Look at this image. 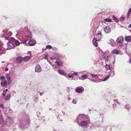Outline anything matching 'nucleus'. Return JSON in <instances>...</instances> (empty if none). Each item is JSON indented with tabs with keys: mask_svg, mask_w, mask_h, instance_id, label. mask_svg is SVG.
Returning <instances> with one entry per match:
<instances>
[{
	"mask_svg": "<svg viewBox=\"0 0 131 131\" xmlns=\"http://www.w3.org/2000/svg\"><path fill=\"white\" fill-rule=\"evenodd\" d=\"M129 62L130 63H131V59L129 60Z\"/></svg>",
	"mask_w": 131,
	"mask_h": 131,
	"instance_id": "obj_63",
	"label": "nucleus"
},
{
	"mask_svg": "<svg viewBox=\"0 0 131 131\" xmlns=\"http://www.w3.org/2000/svg\"><path fill=\"white\" fill-rule=\"evenodd\" d=\"M31 53V52L30 51H28L27 53L28 54H30Z\"/></svg>",
	"mask_w": 131,
	"mask_h": 131,
	"instance_id": "obj_54",
	"label": "nucleus"
},
{
	"mask_svg": "<svg viewBox=\"0 0 131 131\" xmlns=\"http://www.w3.org/2000/svg\"><path fill=\"white\" fill-rule=\"evenodd\" d=\"M13 122L14 120L13 118L8 117L5 121V123L6 125L9 126L11 125Z\"/></svg>",
	"mask_w": 131,
	"mask_h": 131,
	"instance_id": "obj_5",
	"label": "nucleus"
},
{
	"mask_svg": "<svg viewBox=\"0 0 131 131\" xmlns=\"http://www.w3.org/2000/svg\"><path fill=\"white\" fill-rule=\"evenodd\" d=\"M113 74L112 75V76H113L115 74V72L113 70Z\"/></svg>",
	"mask_w": 131,
	"mask_h": 131,
	"instance_id": "obj_58",
	"label": "nucleus"
},
{
	"mask_svg": "<svg viewBox=\"0 0 131 131\" xmlns=\"http://www.w3.org/2000/svg\"><path fill=\"white\" fill-rule=\"evenodd\" d=\"M91 75L93 78L98 77H99V76L97 74H91Z\"/></svg>",
	"mask_w": 131,
	"mask_h": 131,
	"instance_id": "obj_40",
	"label": "nucleus"
},
{
	"mask_svg": "<svg viewBox=\"0 0 131 131\" xmlns=\"http://www.w3.org/2000/svg\"><path fill=\"white\" fill-rule=\"evenodd\" d=\"M35 72L38 73H39L41 71V68L39 64L36 66L35 68Z\"/></svg>",
	"mask_w": 131,
	"mask_h": 131,
	"instance_id": "obj_11",
	"label": "nucleus"
},
{
	"mask_svg": "<svg viewBox=\"0 0 131 131\" xmlns=\"http://www.w3.org/2000/svg\"><path fill=\"white\" fill-rule=\"evenodd\" d=\"M96 36V38H95V39H96L98 41L100 40L102 37L101 34L100 33H98Z\"/></svg>",
	"mask_w": 131,
	"mask_h": 131,
	"instance_id": "obj_22",
	"label": "nucleus"
},
{
	"mask_svg": "<svg viewBox=\"0 0 131 131\" xmlns=\"http://www.w3.org/2000/svg\"><path fill=\"white\" fill-rule=\"evenodd\" d=\"M3 33L2 34V37H4L7 40H9L10 37L12 35V33L10 31H8V29L3 30Z\"/></svg>",
	"mask_w": 131,
	"mask_h": 131,
	"instance_id": "obj_3",
	"label": "nucleus"
},
{
	"mask_svg": "<svg viewBox=\"0 0 131 131\" xmlns=\"http://www.w3.org/2000/svg\"><path fill=\"white\" fill-rule=\"evenodd\" d=\"M62 113L63 114V115H64L65 114V113L64 112H62Z\"/></svg>",
	"mask_w": 131,
	"mask_h": 131,
	"instance_id": "obj_61",
	"label": "nucleus"
},
{
	"mask_svg": "<svg viewBox=\"0 0 131 131\" xmlns=\"http://www.w3.org/2000/svg\"><path fill=\"white\" fill-rule=\"evenodd\" d=\"M14 42L15 45L17 46H18L20 44L19 42L17 40H16Z\"/></svg>",
	"mask_w": 131,
	"mask_h": 131,
	"instance_id": "obj_35",
	"label": "nucleus"
},
{
	"mask_svg": "<svg viewBox=\"0 0 131 131\" xmlns=\"http://www.w3.org/2000/svg\"><path fill=\"white\" fill-rule=\"evenodd\" d=\"M110 40L111 42H113L114 41V40L112 39H111Z\"/></svg>",
	"mask_w": 131,
	"mask_h": 131,
	"instance_id": "obj_57",
	"label": "nucleus"
},
{
	"mask_svg": "<svg viewBox=\"0 0 131 131\" xmlns=\"http://www.w3.org/2000/svg\"><path fill=\"white\" fill-rule=\"evenodd\" d=\"M46 47L47 49H51L52 48V47L50 45H47L46 46Z\"/></svg>",
	"mask_w": 131,
	"mask_h": 131,
	"instance_id": "obj_41",
	"label": "nucleus"
},
{
	"mask_svg": "<svg viewBox=\"0 0 131 131\" xmlns=\"http://www.w3.org/2000/svg\"><path fill=\"white\" fill-rule=\"evenodd\" d=\"M43 94V92H40V95L41 96H42Z\"/></svg>",
	"mask_w": 131,
	"mask_h": 131,
	"instance_id": "obj_59",
	"label": "nucleus"
},
{
	"mask_svg": "<svg viewBox=\"0 0 131 131\" xmlns=\"http://www.w3.org/2000/svg\"><path fill=\"white\" fill-rule=\"evenodd\" d=\"M72 102L73 104H76L77 103V101L76 100H73L72 101Z\"/></svg>",
	"mask_w": 131,
	"mask_h": 131,
	"instance_id": "obj_47",
	"label": "nucleus"
},
{
	"mask_svg": "<svg viewBox=\"0 0 131 131\" xmlns=\"http://www.w3.org/2000/svg\"><path fill=\"white\" fill-rule=\"evenodd\" d=\"M25 117L26 118V119L25 124L22 122V121L20 120L19 121V123L18 124V126L22 130H24V129H26L28 125V124L30 122V120L29 119L30 117L28 114H26L24 115Z\"/></svg>",
	"mask_w": 131,
	"mask_h": 131,
	"instance_id": "obj_2",
	"label": "nucleus"
},
{
	"mask_svg": "<svg viewBox=\"0 0 131 131\" xmlns=\"http://www.w3.org/2000/svg\"><path fill=\"white\" fill-rule=\"evenodd\" d=\"M5 79V77L4 76L0 75V80L2 81H4Z\"/></svg>",
	"mask_w": 131,
	"mask_h": 131,
	"instance_id": "obj_38",
	"label": "nucleus"
},
{
	"mask_svg": "<svg viewBox=\"0 0 131 131\" xmlns=\"http://www.w3.org/2000/svg\"><path fill=\"white\" fill-rule=\"evenodd\" d=\"M31 38L29 40H27L25 43L24 42H23L24 44L28 46H33L36 43V42L35 40H31Z\"/></svg>",
	"mask_w": 131,
	"mask_h": 131,
	"instance_id": "obj_6",
	"label": "nucleus"
},
{
	"mask_svg": "<svg viewBox=\"0 0 131 131\" xmlns=\"http://www.w3.org/2000/svg\"><path fill=\"white\" fill-rule=\"evenodd\" d=\"M131 12V7L129 9L127 15V17L128 19L129 18V15Z\"/></svg>",
	"mask_w": 131,
	"mask_h": 131,
	"instance_id": "obj_39",
	"label": "nucleus"
},
{
	"mask_svg": "<svg viewBox=\"0 0 131 131\" xmlns=\"http://www.w3.org/2000/svg\"><path fill=\"white\" fill-rule=\"evenodd\" d=\"M90 81H92V82H95V81H94V80H91V79H89Z\"/></svg>",
	"mask_w": 131,
	"mask_h": 131,
	"instance_id": "obj_56",
	"label": "nucleus"
},
{
	"mask_svg": "<svg viewBox=\"0 0 131 131\" xmlns=\"http://www.w3.org/2000/svg\"><path fill=\"white\" fill-rule=\"evenodd\" d=\"M68 77L69 78H73V77L72 75H69L68 76Z\"/></svg>",
	"mask_w": 131,
	"mask_h": 131,
	"instance_id": "obj_49",
	"label": "nucleus"
},
{
	"mask_svg": "<svg viewBox=\"0 0 131 131\" xmlns=\"http://www.w3.org/2000/svg\"><path fill=\"white\" fill-rule=\"evenodd\" d=\"M123 43H121L119 45V46H121L123 47Z\"/></svg>",
	"mask_w": 131,
	"mask_h": 131,
	"instance_id": "obj_50",
	"label": "nucleus"
},
{
	"mask_svg": "<svg viewBox=\"0 0 131 131\" xmlns=\"http://www.w3.org/2000/svg\"><path fill=\"white\" fill-rule=\"evenodd\" d=\"M2 107V108L3 109L4 108V107L3 106V104H0V108Z\"/></svg>",
	"mask_w": 131,
	"mask_h": 131,
	"instance_id": "obj_46",
	"label": "nucleus"
},
{
	"mask_svg": "<svg viewBox=\"0 0 131 131\" xmlns=\"http://www.w3.org/2000/svg\"><path fill=\"white\" fill-rule=\"evenodd\" d=\"M104 21L106 22H112V20L109 18H106L104 19Z\"/></svg>",
	"mask_w": 131,
	"mask_h": 131,
	"instance_id": "obj_33",
	"label": "nucleus"
},
{
	"mask_svg": "<svg viewBox=\"0 0 131 131\" xmlns=\"http://www.w3.org/2000/svg\"><path fill=\"white\" fill-rule=\"evenodd\" d=\"M5 71H7L8 70V68L6 67V68H5Z\"/></svg>",
	"mask_w": 131,
	"mask_h": 131,
	"instance_id": "obj_51",
	"label": "nucleus"
},
{
	"mask_svg": "<svg viewBox=\"0 0 131 131\" xmlns=\"http://www.w3.org/2000/svg\"><path fill=\"white\" fill-rule=\"evenodd\" d=\"M41 114L40 112H37V116L38 117H40V115Z\"/></svg>",
	"mask_w": 131,
	"mask_h": 131,
	"instance_id": "obj_45",
	"label": "nucleus"
},
{
	"mask_svg": "<svg viewBox=\"0 0 131 131\" xmlns=\"http://www.w3.org/2000/svg\"><path fill=\"white\" fill-rule=\"evenodd\" d=\"M6 49L3 47L2 45L0 44V55L4 54L6 52Z\"/></svg>",
	"mask_w": 131,
	"mask_h": 131,
	"instance_id": "obj_10",
	"label": "nucleus"
},
{
	"mask_svg": "<svg viewBox=\"0 0 131 131\" xmlns=\"http://www.w3.org/2000/svg\"><path fill=\"white\" fill-rule=\"evenodd\" d=\"M88 118L86 120H84L81 121V122H78L77 123L78 125L81 127H83L86 126L88 124Z\"/></svg>",
	"mask_w": 131,
	"mask_h": 131,
	"instance_id": "obj_7",
	"label": "nucleus"
},
{
	"mask_svg": "<svg viewBox=\"0 0 131 131\" xmlns=\"http://www.w3.org/2000/svg\"><path fill=\"white\" fill-rule=\"evenodd\" d=\"M72 75H74L75 76H78V74L77 72H74L73 73H72Z\"/></svg>",
	"mask_w": 131,
	"mask_h": 131,
	"instance_id": "obj_42",
	"label": "nucleus"
},
{
	"mask_svg": "<svg viewBox=\"0 0 131 131\" xmlns=\"http://www.w3.org/2000/svg\"><path fill=\"white\" fill-rule=\"evenodd\" d=\"M60 55L59 54L56 53L53 56L51 57V60H57L59 59Z\"/></svg>",
	"mask_w": 131,
	"mask_h": 131,
	"instance_id": "obj_12",
	"label": "nucleus"
},
{
	"mask_svg": "<svg viewBox=\"0 0 131 131\" xmlns=\"http://www.w3.org/2000/svg\"><path fill=\"white\" fill-rule=\"evenodd\" d=\"M88 76L86 74H84L82 75V78H80V79L81 80H83L87 79H89L88 78Z\"/></svg>",
	"mask_w": 131,
	"mask_h": 131,
	"instance_id": "obj_16",
	"label": "nucleus"
},
{
	"mask_svg": "<svg viewBox=\"0 0 131 131\" xmlns=\"http://www.w3.org/2000/svg\"><path fill=\"white\" fill-rule=\"evenodd\" d=\"M110 77V75H108V76L106 77L104 79L102 80V81H106Z\"/></svg>",
	"mask_w": 131,
	"mask_h": 131,
	"instance_id": "obj_37",
	"label": "nucleus"
},
{
	"mask_svg": "<svg viewBox=\"0 0 131 131\" xmlns=\"http://www.w3.org/2000/svg\"><path fill=\"white\" fill-rule=\"evenodd\" d=\"M61 116L60 115H58V116H57V119H60V118H59V116Z\"/></svg>",
	"mask_w": 131,
	"mask_h": 131,
	"instance_id": "obj_55",
	"label": "nucleus"
},
{
	"mask_svg": "<svg viewBox=\"0 0 131 131\" xmlns=\"http://www.w3.org/2000/svg\"><path fill=\"white\" fill-rule=\"evenodd\" d=\"M11 97V94H9L7 95L6 96H3V98L6 100H9L10 99Z\"/></svg>",
	"mask_w": 131,
	"mask_h": 131,
	"instance_id": "obj_21",
	"label": "nucleus"
},
{
	"mask_svg": "<svg viewBox=\"0 0 131 131\" xmlns=\"http://www.w3.org/2000/svg\"><path fill=\"white\" fill-rule=\"evenodd\" d=\"M120 21H123L125 20V17L123 16H121L120 17Z\"/></svg>",
	"mask_w": 131,
	"mask_h": 131,
	"instance_id": "obj_44",
	"label": "nucleus"
},
{
	"mask_svg": "<svg viewBox=\"0 0 131 131\" xmlns=\"http://www.w3.org/2000/svg\"><path fill=\"white\" fill-rule=\"evenodd\" d=\"M131 107L130 106L128 105H126L125 106V108L128 110L130 109Z\"/></svg>",
	"mask_w": 131,
	"mask_h": 131,
	"instance_id": "obj_29",
	"label": "nucleus"
},
{
	"mask_svg": "<svg viewBox=\"0 0 131 131\" xmlns=\"http://www.w3.org/2000/svg\"><path fill=\"white\" fill-rule=\"evenodd\" d=\"M75 91L78 93H81L84 91L83 87L81 86H79L76 87L75 89Z\"/></svg>",
	"mask_w": 131,
	"mask_h": 131,
	"instance_id": "obj_8",
	"label": "nucleus"
},
{
	"mask_svg": "<svg viewBox=\"0 0 131 131\" xmlns=\"http://www.w3.org/2000/svg\"><path fill=\"white\" fill-rule=\"evenodd\" d=\"M104 56V55L103 56L104 57V59H105V61H108V60L109 57L108 56H106L105 55V56Z\"/></svg>",
	"mask_w": 131,
	"mask_h": 131,
	"instance_id": "obj_34",
	"label": "nucleus"
},
{
	"mask_svg": "<svg viewBox=\"0 0 131 131\" xmlns=\"http://www.w3.org/2000/svg\"><path fill=\"white\" fill-rule=\"evenodd\" d=\"M17 34L16 36L18 37L19 40L22 42H26L27 40H30L32 37L31 32L29 31L27 26L22 27L17 31Z\"/></svg>",
	"mask_w": 131,
	"mask_h": 131,
	"instance_id": "obj_1",
	"label": "nucleus"
},
{
	"mask_svg": "<svg viewBox=\"0 0 131 131\" xmlns=\"http://www.w3.org/2000/svg\"><path fill=\"white\" fill-rule=\"evenodd\" d=\"M88 119V117L84 114H79L76 119L74 120V122L77 123L81 121Z\"/></svg>",
	"mask_w": 131,
	"mask_h": 131,
	"instance_id": "obj_4",
	"label": "nucleus"
},
{
	"mask_svg": "<svg viewBox=\"0 0 131 131\" xmlns=\"http://www.w3.org/2000/svg\"><path fill=\"white\" fill-rule=\"evenodd\" d=\"M55 63L57 64L58 65L60 66H62V62L61 61H56Z\"/></svg>",
	"mask_w": 131,
	"mask_h": 131,
	"instance_id": "obj_27",
	"label": "nucleus"
},
{
	"mask_svg": "<svg viewBox=\"0 0 131 131\" xmlns=\"http://www.w3.org/2000/svg\"><path fill=\"white\" fill-rule=\"evenodd\" d=\"M112 53L116 54H118L119 53V51L117 49H114L113 50L112 52Z\"/></svg>",
	"mask_w": 131,
	"mask_h": 131,
	"instance_id": "obj_26",
	"label": "nucleus"
},
{
	"mask_svg": "<svg viewBox=\"0 0 131 131\" xmlns=\"http://www.w3.org/2000/svg\"><path fill=\"white\" fill-rule=\"evenodd\" d=\"M9 40H10V41H12V42H14L16 40L13 37H10Z\"/></svg>",
	"mask_w": 131,
	"mask_h": 131,
	"instance_id": "obj_36",
	"label": "nucleus"
},
{
	"mask_svg": "<svg viewBox=\"0 0 131 131\" xmlns=\"http://www.w3.org/2000/svg\"><path fill=\"white\" fill-rule=\"evenodd\" d=\"M8 91V89H6L3 91V92L2 93L3 95V96H5L6 92Z\"/></svg>",
	"mask_w": 131,
	"mask_h": 131,
	"instance_id": "obj_32",
	"label": "nucleus"
},
{
	"mask_svg": "<svg viewBox=\"0 0 131 131\" xmlns=\"http://www.w3.org/2000/svg\"><path fill=\"white\" fill-rule=\"evenodd\" d=\"M45 58V59H47V57L46 56Z\"/></svg>",
	"mask_w": 131,
	"mask_h": 131,
	"instance_id": "obj_64",
	"label": "nucleus"
},
{
	"mask_svg": "<svg viewBox=\"0 0 131 131\" xmlns=\"http://www.w3.org/2000/svg\"><path fill=\"white\" fill-rule=\"evenodd\" d=\"M6 75L8 80V85H10L11 82L10 76L8 73H7L6 74Z\"/></svg>",
	"mask_w": 131,
	"mask_h": 131,
	"instance_id": "obj_14",
	"label": "nucleus"
},
{
	"mask_svg": "<svg viewBox=\"0 0 131 131\" xmlns=\"http://www.w3.org/2000/svg\"><path fill=\"white\" fill-rule=\"evenodd\" d=\"M0 123L2 125L4 124V120L3 117L2 115L0 114Z\"/></svg>",
	"mask_w": 131,
	"mask_h": 131,
	"instance_id": "obj_17",
	"label": "nucleus"
},
{
	"mask_svg": "<svg viewBox=\"0 0 131 131\" xmlns=\"http://www.w3.org/2000/svg\"><path fill=\"white\" fill-rule=\"evenodd\" d=\"M46 49L47 48H42V50L43 51H44L45 50H46Z\"/></svg>",
	"mask_w": 131,
	"mask_h": 131,
	"instance_id": "obj_52",
	"label": "nucleus"
},
{
	"mask_svg": "<svg viewBox=\"0 0 131 131\" xmlns=\"http://www.w3.org/2000/svg\"><path fill=\"white\" fill-rule=\"evenodd\" d=\"M131 27V23H130V24H129L128 26V27L130 28Z\"/></svg>",
	"mask_w": 131,
	"mask_h": 131,
	"instance_id": "obj_60",
	"label": "nucleus"
},
{
	"mask_svg": "<svg viewBox=\"0 0 131 131\" xmlns=\"http://www.w3.org/2000/svg\"><path fill=\"white\" fill-rule=\"evenodd\" d=\"M104 30L106 34H108L111 31V29L108 26H106L104 29Z\"/></svg>",
	"mask_w": 131,
	"mask_h": 131,
	"instance_id": "obj_13",
	"label": "nucleus"
},
{
	"mask_svg": "<svg viewBox=\"0 0 131 131\" xmlns=\"http://www.w3.org/2000/svg\"><path fill=\"white\" fill-rule=\"evenodd\" d=\"M113 18L114 20L116 23H118L119 22V20L116 17L114 16H113Z\"/></svg>",
	"mask_w": 131,
	"mask_h": 131,
	"instance_id": "obj_31",
	"label": "nucleus"
},
{
	"mask_svg": "<svg viewBox=\"0 0 131 131\" xmlns=\"http://www.w3.org/2000/svg\"><path fill=\"white\" fill-rule=\"evenodd\" d=\"M71 98L70 97H69L68 98V100H71Z\"/></svg>",
	"mask_w": 131,
	"mask_h": 131,
	"instance_id": "obj_62",
	"label": "nucleus"
},
{
	"mask_svg": "<svg viewBox=\"0 0 131 131\" xmlns=\"http://www.w3.org/2000/svg\"><path fill=\"white\" fill-rule=\"evenodd\" d=\"M31 57V56L25 57L23 59V61H25L27 62L28 61V60H29Z\"/></svg>",
	"mask_w": 131,
	"mask_h": 131,
	"instance_id": "obj_19",
	"label": "nucleus"
},
{
	"mask_svg": "<svg viewBox=\"0 0 131 131\" xmlns=\"http://www.w3.org/2000/svg\"><path fill=\"white\" fill-rule=\"evenodd\" d=\"M58 72L61 75L65 74L66 73V72L62 70H58Z\"/></svg>",
	"mask_w": 131,
	"mask_h": 131,
	"instance_id": "obj_28",
	"label": "nucleus"
},
{
	"mask_svg": "<svg viewBox=\"0 0 131 131\" xmlns=\"http://www.w3.org/2000/svg\"><path fill=\"white\" fill-rule=\"evenodd\" d=\"M7 50H9L13 48L15 46L14 43L11 42H9L7 43Z\"/></svg>",
	"mask_w": 131,
	"mask_h": 131,
	"instance_id": "obj_9",
	"label": "nucleus"
},
{
	"mask_svg": "<svg viewBox=\"0 0 131 131\" xmlns=\"http://www.w3.org/2000/svg\"><path fill=\"white\" fill-rule=\"evenodd\" d=\"M114 102H116L117 104H119L120 103H119V102L118 101H117V100H114Z\"/></svg>",
	"mask_w": 131,
	"mask_h": 131,
	"instance_id": "obj_48",
	"label": "nucleus"
},
{
	"mask_svg": "<svg viewBox=\"0 0 131 131\" xmlns=\"http://www.w3.org/2000/svg\"><path fill=\"white\" fill-rule=\"evenodd\" d=\"M125 40L129 42L131 41V37L129 36H127L125 38Z\"/></svg>",
	"mask_w": 131,
	"mask_h": 131,
	"instance_id": "obj_25",
	"label": "nucleus"
},
{
	"mask_svg": "<svg viewBox=\"0 0 131 131\" xmlns=\"http://www.w3.org/2000/svg\"><path fill=\"white\" fill-rule=\"evenodd\" d=\"M106 68L107 70L110 69V66L109 65L106 64Z\"/></svg>",
	"mask_w": 131,
	"mask_h": 131,
	"instance_id": "obj_43",
	"label": "nucleus"
},
{
	"mask_svg": "<svg viewBox=\"0 0 131 131\" xmlns=\"http://www.w3.org/2000/svg\"><path fill=\"white\" fill-rule=\"evenodd\" d=\"M33 100L34 102H36L38 100V97L37 95H34L33 97Z\"/></svg>",
	"mask_w": 131,
	"mask_h": 131,
	"instance_id": "obj_20",
	"label": "nucleus"
},
{
	"mask_svg": "<svg viewBox=\"0 0 131 131\" xmlns=\"http://www.w3.org/2000/svg\"><path fill=\"white\" fill-rule=\"evenodd\" d=\"M116 106V104H114L113 105V107H115Z\"/></svg>",
	"mask_w": 131,
	"mask_h": 131,
	"instance_id": "obj_53",
	"label": "nucleus"
},
{
	"mask_svg": "<svg viewBox=\"0 0 131 131\" xmlns=\"http://www.w3.org/2000/svg\"><path fill=\"white\" fill-rule=\"evenodd\" d=\"M124 40V39L122 37H120L117 38L116 41L117 42L122 43Z\"/></svg>",
	"mask_w": 131,
	"mask_h": 131,
	"instance_id": "obj_15",
	"label": "nucleus"
},
{
	"mask_svg": "<svg viewBox=\"0 0 131 131\" xmlns=\"http://www.w3.org/2000/svg\"><path fill=\"white\" fill-rule=\"evenodd\" d=\"M97 40L95 38L93 39L92 40L93 44L96 47L97 46Z\"/></svg>",
	"mask_w": 131,
	"mask_h": 131,
	"instance_id": "obj_23",
	"label": "nucleus"
},
{
	"mask_svg": "<svg viewBox=\"0 0 131 131\" xmlns=\"http://www.w3.org/2000/svg\"><path fill=\"white\" fill-rule=\"evenodd\" d=\"M22 60V58L20 57H18L16 59V62L17 63L21 62Z\"/></svg>",
	"mask_w": 131,
	"mask_h": 131,
	"instance_id": "obj_18",
	"label": "nucleus"
},
{
	"mask_svg": "<svg viewBox=\"0 0 131 131\" xmlns=\"http://www.w3.org/2000/svg\"><path fill=\"white\" fill-rule=\"evenodd\" d=\"M1 85L2 86L4 87L6 86L7 84V82L6 81H4L3 82H1Z\"/></svg>",
	"mask_w": 131,
	"mask_h": 131,
	"instance_id": "obj_24",
	"label": "nucleus"
},
{
	"mask_svg": "<svg viewBox=\"0 0 131 131\" xmlns=\"http://www.w3.org/2000/svg\"><path fill=\"white\" fill-rule=\"evenodd\" d=\"M92 125L94 127L99 126V124H97L96 122H95L94 123H93L92 124Z\"/></svg>",
	"mask_w": 131,
	"mask_h": 131,
	"instance_id": "obj_30",
	"label": "nucleus"
}]
</instances>
